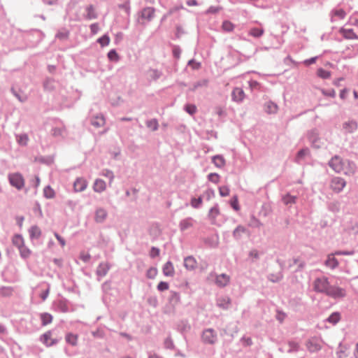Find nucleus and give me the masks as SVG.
<instances>
[{
  "mask_svg": "<svg viewBox=\"0 0 358 358\" xmlns=\"http://www.w3.org/2000/svg\"><path fill=\"white\" fill-rule=\"evenodd\" d=\"M313 290L334 299H343L346 296V290L336 285H331L324 275L315 278L313 282Z\"/></svg>",
  "mask_w": 358,
  "mask_h": 358,
  "instance_id": "f257e3e1",
  "label": "nucleus"
},
{
  "mask_svg": "<svg viewBox=\"0 0 358 358\" xmlns=\"http://www.w3.org/2000/svg\"><path fill=\"white\" fill-rule=\"evenodd\" d=\"M201 341L205 345H213L218 341L217 332L213 328H206L201 331Z\"/></svg>",
  "mask_w": 358,
  "mask_h": 358,
  "instance_id": "f03ea898",
  "label": "nucleus"
},
{
  "mask_svg": "<svg viewBox=\"0 0 358 358\" xmlns=\"http://www.w3.org/2000/svg\"><path fill=\"white\" fill-rule=\"evenodd\" d=\"M138 23L145 25L152 21L155 16V9L152 7H145L138 13Z\"/></svg>",
  "mask_w": 358,
  "mask_h": 358,
  "instance_id": "7ed1b4c3",
  "label": "nucleus"
},
{
  "mask_svg": "<svg viewBox=\"0 0 358 358\" xmlns=\"http://www.w3.org/2000/svg\"><path fill=\"white\" fill-rule=\"evenodd\" d=\"M8 180L13 187L18 190H21L24 186V179L20 173H13L8 174Z\"/></svg>",
  "mask_w": 358,
  "mask_h": 358,
  "instance_id": "20e7f679",
  "label": "nucleus"
},
{
  "mask_svg": "<svg viewBox=\"0 0 358 358\" xmlns=\"http://www.w3.org/2000/svg\"><path fill=\"white\" fill-rule=\"evenodd\" d=\"M210 277L215 278V282L216 285L221 288L224 287L227 285H228L230 282V276L225 273L217 275L215 273H211L210 274Z\"/></svg>",
  "mask_w": 358,
  "mask_h": 358,
  "instance_id": "39448f33",
  "label": "nucleus"
},
{
  "mask_svg": "<svg viewBox=\"0 0 358 358\" xmlns=\"http://www.w3.org/2000/svg\"><path fill=\"white\" fill-rule=\"evenodd\" d=\"M306 345L309 352H316L322 348V341L319 338L313 337L307 341Z\"/></svg>",
  "mask_w": 358,
  "mask_h": 358,
  "instance_id": "423d86ee",
  "label": "nucleus"
},
{
  "mask_svg": "<svg viewBox=\"0 0 358 358\" xmlns=\"http://www.w3.org/2000/svg\"><path fill=\"white\" fill-rule=\"evenodd\" d=\"M329 166L336 173L344 171V163L342 159L337 155L331 158L329 162Z\"/></svg>",
  "mask_w": 358,
  "mask_h": 358,
  "instance_id": "0eeeda50",
  "label": "nucleus"
},
{
  "mask_svg": "<svg viewBox=\"0 0 358 358\" xmlns=\"http://www.w3.org/2000/svg\"><path fill=\"white\" fill-rule=\"evenodd\" d=\"M346 185L345 180L341 177H334L331 180V188L336 192H341Z\"/></svg>",
  "mask_w": 358,
  "mask_h": 358,
  "instance_id": "6e6552de",
  "label": "nucleus"
},
{
  "mask_svg": "<svg viewBox=\"0 0 358 358\" xmlns=\"http://www.w3.org/2000/svg\"><path fill=\"white\" fill-rule=\"evenodd\" d=\"M108 211L103 207H98L94 212V221L98 224L103 223L108 217Z\"/></svg>",
  "mask_w": 358,
  "mask_h": 358,
  "instance_id": "1a4fd4ad",
  "label": "nucleus"
},
{
  "mask_svg": "<svg viewBox=\"0 0 358 358\" xmlns=\"http://www.w3.org/2000/svg\"><path fill=\"white\" fill-rule=\"evenodd\" d=\"M196 222V220L191 217L184 218L179 222L180 230L181 231H185L187 229H189L194 227Z\"/></svg>",
  "mask_w": 358,
  "mask_h": 358,
  "instance_id": "9d476101",
  "label": "nucleus"
},
{
  "mask_svg": "<svg viewBox=\"0 0 358 358\" xmlns=\"http://www.w3.org/2000/svg\"><path fill=\"white\" fill-rule=\"evenodd\" d=\"M87 182L84 178H78L73 182V189L76 192H81L86 189Z\"/></svg>",
  "mask_w": 358,
  "mask_h": 358,
  "instance_id": "9b49d317",
  "label": "nucleus"
},
{
  "mask_svg": "<svg viewBox=\"0 0 358 358\" xmlns=\"http://www.w3.org/2000/svg\"><path fill=\"white\" fill-rule=\"evenodd\" d=\"M245 94L241 87H235L231 92L232 100L237 103H241L245 99Z\"/></svg>",
  "mask_w": 358,
  "mask_h": 358,
  "instance_id": "f8f14e48",
  "label": "nucleus"
},
{
  "mask_svg": "<svg viewBox=\"0 0 358 358\" xmlns=\"http://www.w3.org/2000/svg\"><path fill=\"white\" fill-rule=\"evenodd\" d=\"M231 303V299L228 296H220L216 300V305L223 310H228L230 308Z\"/></svg>",
  "mask_w": 358,
  "mask_h": 358,
  "instance_id": "ddd939ff",
  "label": "nucleus"
},
{
  "mask_svg": "<svg viewBox=\"0 0 358 358\" xmlns=\"http://www.w3.org/2000/svg\"><path fill=\"white\" fill-rule=\"evenodd\" d=\"M110 268V266L108 262L100 263L96 271V273L99 277V279L100 280L101 278L104 277L107 274Z\"/></svg>",
  "mask_w": 358,
  "mask_h": 358,
  "instance_id": "4468645a",
  "label": "nucleus"
},
{
  "mask_svg": "<svg viewBox=\"0 0 358 358\" xmlns=\"http://www.w3.org/2000/svg\"><path fill=\"white\" fill-rule=\"evenodd\" d=\"M358 127L357 122L355 120H349L343 124V129L345 133H354Z\"/></svg>",
  "mask_w": 358,
  "mask_h": 358,
  "instance_id": "2eb2a0df",
  "label": "nucleus"
},
{
  "mask_svg": "<svg viewBox=\"0 0 358 358\" xmlns=\"http://www.w3.org/2000/svg\"><path fill=\"white\" fill-rule=\"evenodd\" d=\"M51 135L57 138H63L66 135V128L64 126L55 127L51 129Z\"/></svg>",
  "mask_w": 358,
  "mask_h": 358,
  "instance_id": "dca6fc26",
  "label": "nucleus"
},
{
  "mask_svg": "<svg viewBox=\"0 0 358 358\" xmlns=\"http://www.w3.org/2000/svg\"><path fill=\"white\" fill-rule=\"evenodd\" d=\"M106 123V119L103 114H97L91 119V124L94 127L99 128L103 127Z\"/></svg>",
  "mask_w": 358,
  "mask_h": 358,
  "instance_id": "f3484780",
  "label": "nucleus"
},
{
  "mask_svg": "<svg viewBox=\"0 0 358 358\" xmlns=\"http://www.w3.org/2000/svg\"><path fill=\"white\" fill-rule=\"evenodd\" d=\"M334 253L329 255L324 262L325 266L331 270L337 268L339 264L338 259L334 257Z\"/></svg>",
  "mask_w": 358,
  "mask_h": 358,
  "instance_id": "a211bd4d",
  "label": "nucleus"
},
{
  "mask_svg": "<svg viewBox=\"0 0 358 358\" xmlns=\"http://www.w3.org/2000/svg\"><path fill=\"white\" fill-rule=\"evenodd\" d=\"M84 17L87 20H94L98 17V15L92 5H89L85 8V14Z\"/></svg>",
  "mask_w": 358,
  "mask_h": 358,
  "instance_id": "6ab92c4d",
  "label": "nucleus"
},
{
  "mask_svg": "<svg viewBox=\"0 0 358 358\" xmlns=\"http://www.w3.org/2000/svg\"><path fill=\"white\" fill-rule=\"evenodd\" d=\"M146 74H147L148 78L150 81H152V80L155 81L161 78V76H162V72L157 69L150 68L147 71Z\"/></svg>",
  "mask_w": 358,
  "mask_h": 358,
  "instance_id": "aec40b11",
  "label": "nucleus"
},
{
  "mask_svg": "<svg viewBox=\"0 0 358 358\" xmlns=\"http://www.w3.org/2000/svg\"><path fill=\"white\" fill-rule=\"evenodd\" d=\"M106 189V183L102 179H96L94 182L93 189L95 192L101 193Z\"/></svg>",
  "mask_w": 358,
  "mask_h": 358,
  "instance_id": "412c9836",
  "label": "nucleus"
},
{
  "mask_svg": "<svg viewBox=\"0 0 358 358\" xmlns=\"http://www.w3.org/2000/svg\"><path fill=\"white\" fill-rule=\"evenodd\" d=\"M163 274L166 277H173L175 273L173 265L171 262H167L162 268Z\"/></svg>",
  "mask_w": 358,
  "mask_h": 358,
  "instance_id": "4be33fe9",
  "label": "nucleus"
},
{
  "mask_svg": "<svg viewBox=\"0 0 358 358\" xmlns=\"http://www.w3.org/2000/svg\"><path fill=\"white\" fill-rule=\"evenodd\" d=\"M38 287L41 289V293L40 294V297L44 301L46 300L49 295L50 286L47 282H41L38 285Z\"/></svg>",
  "mask_w": 358,
  "mask_h": 358,
  "instance_id": "5701e85b",
  "label": "nucleus"
},
{
  "mask_svg": "<svg viewBox=\"0 0 358 358\" xmlns=\"http://www.w3.org/2000/svg\"><path fill=\"white\" fill-rule=\"evenodd\" d=\"M212 162L213 164L219 169H222L224 167L226 164V160L224 157L221 155H217L212 157L211 159Z\"/></svg>",
  "mask_w": 358,
  "mask_h": 358,
  "instance_id": "b1692460",
  "label": "nucleus"
},
{
  "mask_svg": "<svg viewBox=\"0 0 358 358\" xmlns=\"http://www.w3.org/2000/svg\"><path fill=\"white\" fill-rule=\"evenodd\" d=\"M263 252L257 250V249H252L248 253V261L250 263H256L262 255Z\"/></svg>",
  "mask_w": 358,
  "mask_h": 358,
  "instance_id": "393cba45",
  "label": "nucleus"
},
{
  "mask_svg": "<svg viewBox=\"0 0 358 358\" xmlns=\"http://www.w3.org/2000/svg\"><path fill=\"white\" fill-rule=\"evenodd\" d=\"M196 261L192 256H189L184 259V266L187 269L192 271L196 268Z\"/></svg>",
  "mask_w": 358,
  "mask_h": 358,
  "instance_id": "a878e982",
  "label": "nucleus"
},
{
  "mask_svg": "<svg viewBox=\"0 0 358 358\" xmlns=\"http://www.w3.org/2000/svg\"><path fill=\"white\" fill-rule=\"evenodd\" d=\"M349 348L348 345H343L342 343L338 344L336 350V355L338 358H346L348 356V350Z\"/></svg>",
  "mask_w": 358,
  "mask_h": 358,
  "instance_id": "bb28decb",
  "label": "nucleus"
},
{
  "mask_svg": "<svg viewBox=\"0 0 358 358\" xmlns=\"http://www.w3.org/2000/svg\"><path fill=\"white\" fill-rule=\"evenodd\" d=\"M41 341L48 347L52 346L57 343L56 340L51 338L50 332H46L43 334L41 337Z\"/></svg>",
  "mask_w": 358,
  "mask_h": 358,
  "instance_id": "cd10ccee",
  "label": "nucleus"
},
{
  "mask_svg": "<svg viewBox=\"0 0 358 358\" xmlns=\"http://www.w3.org/2000/svg\"><path fill=\"white\" fill-rule=\"evenodd\" d=\"M264 110L268 114H275L278 112V107L275 103L269 101L265 103Z\"/></svg>",
  "mask_w": 358,
  "mask_h": 358,
  "instance_id": "c85d7f7f",
  "label": "nucleus"
},
{
  "mask_svg": "<svg viewBox=\"0 0 358 358\" xmlns=\"http://www.w3.org/2000/svg\"><path fill=\"white\" fill-rule=\"evenodd\" d=\"M220 214V209L218 204H215L208 212V218L211 220L212 224L215 223L216 217Z\"/></svg>",
  "mask_w": 358,
  "mask_h": 358,
  "instance_id": "c756f323",
  "label": "nucleus"
},
{
  "mask_svg": "<svg viewBox=\"0 0 358 358\" xmlns=\"http://www.w3.org/2000/svg\"><path fill=\"white\" fill-rule=\"evenodd\" d=\"M29 234L31 239H38L41 235V230L38 226L34 225L29 229Z\"/></svg>",
  "mask_w": 358,
  "mask_h": 358,
  "instance_id": "7c9ffc66",
  "label": "nucleus"
},
{
  "mask_svg": "<svg viewBox=\"0 0 358 358\" xmlns=\"http://www.w3.org/2000/svg\"><path fill=\"white\" fill-rule=\"evenodd\" d=\"M169 301L172 306H177L180 301L179 293L175 291H171Z\"/></svg>",
  "mask_w": 358,
  "mask_h": 358,
  "instance_id": "2f4dec72",
  "label": "nucleus"
},
{
  "mask_svg": "<svg viewBox=\"0 0 358 358\" xmlns=\"http://www.w3.org/2000/svg\"><path fill=\"white\" fill-rule=\"evenodd\" d=\"M308 140L315 148H318L320 147L319 144L320 138H318V135L315 131H313L308 134Z\"/></svg>",
  "mask_w": 358,
  "mask_h": 358,
  "instance_id": "473e14b6",
  "label": "nucleus"
},
{
  "mask_svg": "<svg viewBox=\"0 0 358 358\" xmlns=\"http://www.w3.org/2000/svg\"><path fill=\"white\" fill-rule=\"evenodd\" d=\"M341 32L342 33L344 38L347 39H357L358 36L354 32L352 29H341Z\"/></svg>",
  "mask_w": 358,
  "mask_h": 358,
  "instance_id": "72a5a7b5",
  "label": "nucleus"
},
{
  "mask_svg": "<svg viewBox=\"0 0 358 358\" xmlns=\"http://www.w3.org/2000/svg\"><path fill=\"white\" fill-rule=\"evenodd\" d=\"M341 320V314L338 312L332 313L326 320L327 322L335 325Z\"/></svg>",
  "mask_w": 358,
  "mask_h": 358,
  "instance_id": "f704fd0d",
  "label": "nucleus"
},
{
  "mask_svg": "<svg viewBox=\"0 0 358 358\" xmlns=\"http://www.w3.org/2000/svg\"><path fill=\"white\" fill-rule=\"evenodd\" d=\"M41 324L43 326H46L50 324L52 321V316L51 314L48 313H43L40 315Z\"/></svg>",
  "mask_w": 358,
  "mask_h": 358,
  "instance_id": "c9c22d12",
  "label": "nucleus"
},
{
  "mask_svg": "<svg viewBox=\"0 0 358 358\" xmlns=\"http://www.w3.org/2000/svg\"><path fill=\"white\" fill-rule=\"evenodd\" d=\"M297 197L296 196L291 195L289 194H287L282 197V201L283 203L286 206L290 205L292 203H295L296 201Z\"/></svg>",
  "mask_w": 358,
  "mask_h": 358,
  "instance_id": "e433bc0d",
  "label": "nucleus"
},
{
  "mask_svg": "<svg viewBox=\"0 0 358 358\" xmlns=\"http://www.w3.org/2000/svg\"><path fill=\"white\" fill-rule=\"evenodd\" d=\"M246 232V229L242 226L238 225L233 231V236L235 239H240L242 234Z\"/></svg>",
  "mask_w": 358,
  "mask_h": 358,
  "instance_id": "4c0bfd02",
  "label": "nucleus"
},
{
  "mask_svg": "<svg viewBox=\"0 0 358 358\" xmlns=\"http://www.w3.org/2000/svg\"><path fill=\"white\" fill-rule=\"evenodd\" d=\"M145 124L152 131H157L159 128L158 121L155 118L147 120Z\"/></svg>",
  "mask_w": 358,
  "mask_h": 358,
  "instance_id": "58836bf2",
  "label": "nucleus"
},
{
  "mask_svg": "<svg viewBox=\"0 0 358 358\" xmlns=\"http://www.w3.org/2000/svg\"><path fill=\"white\" fill-rule=\"evenodd\" d=\"M16 141L19 145L25 146L28 143L29 137L26 134H17Z\"/></svg>",
  "mask_w": 358,
  "mask_h": 358,
  "instance_id": "ea45409f",
  "label": "nucleus"
},
{
  "mask_svg": "<svg viewBox=\"0 0 358 358\" xmlns=\"http://www.w3.org/2000/svg\"><path fill=\"white\" fill-rule=\"evenodd\" d=\"M310 154V150L308 148H303L299 150L297 153V156L296 157V161L297 163H301V161Z\"/></svg>",
  "mask_w": 358,
  "mask_h": 358,
  "instance_id": "a19ab883",
  "label": "nucleus"
},
{
  "mask_svg": "<svg viewBox=\"0 0 358 358\" xmlns=\"http://www.w3.org/2000/svg\"><path fill=\"white\" fill-rule=\"evenodd\" d=\"M12 242H13V244L15 246H16L17 248H19L24 245V238L20 234L15 235L12 239Z\"/></svg>",
  "mask_w": 358,
  "mask_h": 358,
  "instance_id": "79ce46f5",
  "label": "nucleus"
},
{
  "mask_svg": "<svg viewBox=\"0 0 358 358\" xmlns=\"http://www.w3.org/2000/svg\"><path fill=\"white\" fill-rule=\"evenodd\" d=\"M43 196L48 199H53L55 196V192L50 185H47L43 189Z\"/></svg>",
  "mask_w": 358,
  "mask_h": 358,
  "instance_id": "37998d69",
  "label": "nucleus"
},
{
  "mask_svg": "<svg viewBox=\"0 0 358 358\" xmlns=\"http://www.w3.org/2000/svg\"><path fill=\"white\" fill-rule=\"evenodd\" d=\"M18 250L20 257L24 259L29 258L31 254V251L24 245L19 248Z\"/></svg>",
  "mask_w": 358,
  "mask_h": 358,
  "instance_id": "c03bdc74",
  "label": "nucleus"
},
{
  "mask_svg": "<svg viewBox=\"0 0 358 358\" xmlns=\"http://www.w3.org/2000/svg\"><path fill=\"white\" fill-rule=\"evenodd\" d=\"M66 341L70 345L75 346L78 343V336L71 333L67 334L66 336Z\"/></svg>",
  "mask_w": 358,
  "mask_h": 358,
  "instance_id": "a18cd8bd",
  "label": "nucleus"
},
{
  "mask_svg": "<svg viewBox=\"0 0 358 358\" xmlns=\"http://www.w3.org/2000/svg\"><path fill=\"white\" fill-rule=\"evenodd\" d=\"M101 175L102 176H104L107 178L109 179V185H110L111 183L113 182L114 178H115V176H114V173L113 172L111 171V170H109V169H103L102 171H101Z\"/></svg>",
  "mask_w": 358,
  "mask_h": 358,
  "instance_id": "49530a36",
  "label": "nucleus"
},
{
  "mask_svg": "<svg viewBox=\"0 0 358 358\" xmlns=\"http://www.w3.org/2000/svg\"><path fill=\"white\" fill-rule=\"evenodd\" d=\"M288 345H289V349L287 350L288 353L296 352L300 349L299 344L295 341H289Z\"/></svg>",
  "mask_w": 358,
  "mask_h": 358,
  "instance_id": "de8ad7c7",
  "label": "nucleus"
},
{
  "mask_svg": "<svg viewBox=\"0 0 358 358\" xmlns=\"http://www.w3.org/2000/svg\"><path fill=\"white\" fill-rule=\"evenodd\" d=\"M234 27V24L229 20H224L222 24V29L227 32L232 31Z\"/></svg>",
  "mask_w": 358,
  "mask_h": 358,
  "instance_id": "09e8293b",
  "label": "nucleus"
},
{
  "mask_svg": "<svg viewBox=\"0 0 358 358\" xmlns=\"http://www.w3.org/2000/svg\"><path fill=\"white\" fill-rule=\"evenodd\" d=\"M317 75L320 78L322 79H328L331 77V72L327 70H324L322 68H320L317 71Z\"/></svg>",
  "mask_w": 358,
  "mask_h": 358,
  "instance_id": "8fccbe9b",
  "label": "nucleus"
},
{
  "mask_svg": "<svg viewBox=\"0 0 358 358\" xmlns=\"http://www.w3.org/2000/svg\"><path fill=\"white\" fill-rule=\"evenodd\" d=\"M264 32V31L263 29L254 27L250 30L249 35L255 38H259L263 35Z\"/></svg>",
  "mask_w": 358,
  "mask_h": 358,
  "instance_id": "3c124183",
  "label": "nucleus"
},
{
  "mask_svg": "<svg viewBox=\"0 0 358 358\" xmlns=\"http://www.w3.org/2000/svg\"><path fill=\"white\" fill-rule=\"evenodd\" d=\"M283 278L282 273L279 272L276 274L271 273L268 275V280L272 282H278Z\"/></svg>",
  "mask_w": 358,
  "mask_h": 358,
  "instance_id": "603ef678",
  "label": "nucleus"
},
{
  "mask_svg": "<svg viewBox=\"0 0 358 358\" xmlns=\"http://www.w3.org/2000/svg\"><path fill=\"white\" fill-rule=\"evenodd\" d=\"M13 289L11 287H2L0 293L3 296H10L13 294Z\"/></svg>",
  "mask_w": 358,
  "mask_h": 358,
  "instance_id": "864d4df0",
  "label": "nucleus"
},
{
  "mask_svg": "<svg viewBox=\"0 0 358 358\" xmlns=\"http://www.w3.org/2000/svg\"><path fill=\"white\" fill-rule=\"evenodd\" d=\"M110 37L107 34H104L103 36L97 40V42L102 46H107L110 43Z\"/></svg>",
  "mask_w": 358,
  "mask_h": 358,
  "instance_id": "5fc2aeb1",
  "label": "nucleus"
},
{
  "mask_svg": "<svg viewBox=\"0 0 358 358\" xmlns=\"http://www.w3.org/2000/svg\"><path fill=\"white\" fill-rule=\"evenodd\" d=\"M108 57L110 61L117 62L119 56L115 50H110L108 53Z\"/></svg>",
  "mask_w": 358,
  "mask_h": 358,
  "instance_id": "6e6d98bb",
  "label": "nucleus"
},
{
  "mask_svg": "<svg viewBox=\"0 0 358 358\" xmlns=\"http://www.w3.org/2000/svg\"><path fill=\"white\" fill-rule=\"evenodd\" d=\"M201 203H202V197L201 196H200L197 199L192 198L191 199V206L194 208H199L201 206Z\"/></svg>",
  "mask_w": 358,
  "mask_h": 358,
  "instance_id": "4d7b16f0",
  "label": "nucleus"
},
{
  "mask_svg": "<svg viewBox=\"0 0 358 358\" xmlns=\"http://www.w3.org/2000/svg\"><path fill=\"white\" fill-rule=\"evenodd\" d=\"M208 179L210 182L217 184L220 181V175L216 173H210L208 175Z\"/></svg>",
  "mask_w": 358,
  "mask_h": 358,
  "instance_id": "13d9d810",
  "label": "nucleus"
},
{
  "mask_svg": "<svg viewBox=\"0 0 358 358\" xmlns=\"http://www.w3.org/2000/svg\"><path fill=\"white\" fill-rule=\"evenodd\" d=\"M157 274V269L155 267H150L146 273V276L148 278L153 279L156 277Z\"/></svg>",
  "mask_w": 358,
  "mask_h": 358,
  "instance_id": "bf43d9fd",
  "label": "nucleus"
},
{
  "mask_svg": "<svg viewBox=\"0 0 358 358\" xmlns=\"http://www.w3.org/2000/svg\"><path fill=\"white\" fill-rule=\"evenodd\" d=\"M185 111L189 115H192L196 112V107L194 104H187L185 106Z\"/></svg>",
  "mask_w": 358,
  "mask_h": 358,
  "instance_id": "052dcab7",
  "label": "nucleus"
},
{
  "mask_svg": "<svg viewBox=\"0 0 358 358\" xmlns=\"http://www.w3.org/2000/svg\"><path fill=\"white\" fill-rule=\"evenodd\" d=\"M340 208V205L338 201H333L328 204V209L333 212H338Z\"/></svg>",
  "mask_w": 358,
  "mask_h": 358,
  "instance_id": "680f3d73",
  "label": "nucleus"
},
{
  "mask_svg": "<svg viewBox=\"0 0 358 358\" xmlns=\"http://www.w3.org/2000/svg\"><path fill=\"white\" fill-rule=\"evenodd\" d=\"M249 87L251 90H259L261 85L256 80H250L248 81Z\"/></svg>",
  "mask_w": 358,
  "mask_h": 358,
  "instance_id": "e2e57ef3",
  "label": "nucleus"
},
{
  "mask_svg": "<svg viewBox=\"0 0 358 358\" xmlns=\"http://www.w3.org/2000/svg\"><path fill=\"white\" fill-rule=\"evenodd\" d=\"M321 93L326 96L335 97L336 96V91L334 89L327 90L324 89H320Z\"/></svg>",
  "mask_w": 358,
  "mask_h": 358,
  "instance_id": "0e129e2a",
  "label": "nucleus"
},
{
  "mask_svg": "<svg viewBox=\"0 0 358 358\" xmlns=\"http://www.w3.org/2000/svg\"><path fill=\"white\" fill-rule=\"evenodd\" d=\"M214 196L215 192L212 189H208L203 194V196L205 197L208 201L210 200L213 197H214Z\"/></svg>",
  "mask_w": 358,
  "mask_h": 358,
  "instance_id": "69168bd1",
  "label": "nucleus"
},
{
  "mask_svg": "<svg viewBox=\"0 0 358 358\" xmlns=\"http://www.w3.org/2000/svg\"><path fill=\"white\" fill-rule=\"evenodd\" d=\"M230 190L227 186H222L219 187V193L221 196H227L229 194Z\"/></svg>",
  "mask_w": 358,
  "mask_h": 358,
  "instance_id": "338daca9",
  "label": "nucleus"
},
{
  "mask_svg": "<svg viewBox=\"0 0 358 358\" xmlns=\"http://www.w3.org/2000/svg\"><path fill=\"white\" fill-rule=\"evenodd\" d=\"M169 287V283L166 282H160L157 285V289L160 292L167 290Z\"/></svg>",
  "mask_w": 358,
  "mask_h": 358,
  "instance_id": "774afa93",
  "label": "nucleus"
}]
</instances>
